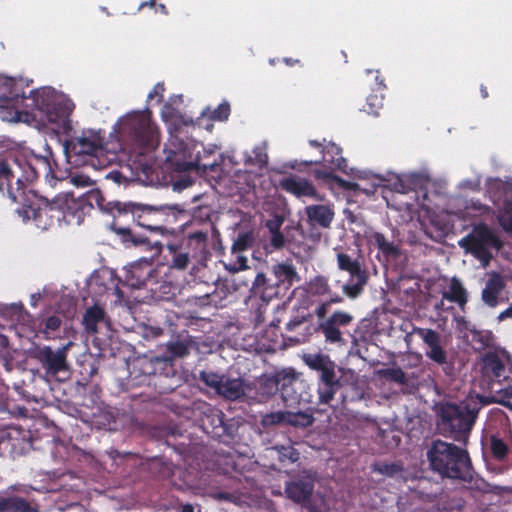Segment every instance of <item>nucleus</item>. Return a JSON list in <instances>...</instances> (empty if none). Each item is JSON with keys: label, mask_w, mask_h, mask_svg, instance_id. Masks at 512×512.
<instances>
[{"label": "nucleus", "mask_w": 512, "mask_h": 512, "mask_svg": "<svg viewBox=\"0 0 512 512\" xmlns=\"http://www.w3.org/2000/svg\"><path fill=\"white\" fill-rule=\"evenodd\" d=\"M52 153L48 155H32L21 162L18 159H0V191H7L9 186L16 187L17 178L21 177L20 186L26 190L25 183L32 182L44 174L47 178H57L51 161Z\"/></svg>", "instance_id": "6"}, {"label": "nucleus", "mask_w": 512, "mask_h": 512, "mask_svg": "<svg viewBox=\"0 0 512 512\" xmlns=\"http://www.w3.org/2000/svg\"><path fill=\"white\" fill-rule=\"evenodd\" d=\"M458 244L484 266L492 260V250L498 251L503 247L499 236L485 223L474 225L471 232L459 240Z\"/></svg>", "instance_id": "10"}, {"label": "nucleus", "mask_w": 512, "mask_h": 512, "mask_svg": "<svg viewBox=\"0 0 512 512\" xmlns=\"http://www.w3.org/2000/svg\"><path fill=\"white\" fill-rule=\"evenodd\" d=\"M249 381L243 378L225 377L218 395L229 401H245L248 403Z\"/></svg>", "instance_id": "26"}, {"label": "nucleus", "mask_w": 512, "mask_h": 512, "mask_svg": "<svg viewBox=\"0 0 512 512\" xmlns=\"http://www.w3.org/2000/svg\"><path fill=\"white\" fill-rule=\"evenodd\" d=\"M277 393L286 407L312 403L313 396L309 384L292 368H285L273 374H262L249 381L248 403L264 404Z\"/></svg>", "instance_id": "2"}, {"label": "nucleus", "mask_w": 512, "mask_h": 512, "mask_svg": "<svg viewBox=\"0 0 512 512\" xmlns=\"http://www.w3.org/2000/svg\"><path fill=\"white\" fill-rule=\"evenodd\" d=\"M282 223V219L276 218L274 220H268L266 222V227L269 229L270 233L280 232V227Z\"/></svg>", "instance_id": "63"}, {"label": "nucleus", "mask_w": 512, "mask_h": 512, "mask_svg": "<svg viewBox=\"0 0 512 512\" xmlns=\"http://www.w3.org/2000/svg\"><path fill=\"white\" fill-rule=\"evenodd\" d=\"M31 487L15 483L0 491V512H40L37 500L30 496Z\"/></svg>", "instance_id": "14"}, {"label": "nucleus", "mask_w": 512, "mask_h": 512, "mask_svg": "<svg viewBox=\"0 0 512 512\" xmlns=\"http://www.w3.org/2000/svg\"><path fill=\"white\" fill-rule=\"evenodd\" d=\"M263 427L287 425V410L266 413L261 418Z\"/></svg>", "instance_id": "46"}, {"label": "nucleus", "mask_w": 512, "mask_h": 512, "mask_svg": "<svg viewBox=\"0 0 512 512\" xmlns=\"http://www.w3.org/2000/svg\"><path fill=\"white\" fill-rule=\"evenodd\" d=\"M108 205L114 218L111 230L119 236L123 245L152 252L153 256L161 254L163 245L159 241H151L148 237L133 232L129 227L122 226L120 219L130 217L138 226L163 235L169 232L168 225L176 223L180 217L186 215V210L180 204L155 206L113 201Z\"/></svg>", "instance_id": "1"}, {"label": "nucleus", "mask_w": 512, "mask_h": 512, "mask_svg": "<svg viewBox=\"0 0 512 512\" xmlns=\"http://www.w3.org/2000/svg\"><path fill=\"white\" fill-rule=\"evenodd\" d=\"M20 183L21 177L17 178L16 187L9 186L8 197L21 205L17 211L23 220H32L37 228L47 230L73 214L75 201L71 194H59L49 201L33 190H24Z\"/></svg>", "instance_id": "3"}, {"label": "nucleus", "mask_w": 512, "mask_h": 512, "mask_svg": "<svg viewBox=\"0 0 512 512\" xmlns=\"http://www.w3.org/2000/svg\"><path fill=\"white\" fill-rule=\"evenodd\" d=\"M61 95L57 94L55 89L51 87H42L34 89L29 92L27 99L30 98L32 101V107L43 115L50 108L51 104H54Z\"/></svg>", "instance_id": "31"}, {"label": "nucleus", "mask_w": 512, "mask_h": 512, "mask_svg": "<svg viewBox=\"0 0 512 512\" xmlns=\"http://www.w3.org/2000/svg\"><path fill=\"white\" fill-rule=\"evenodd\" d=\"M74 109L73 101L61 95L44 116L48 122L61 125L67 133L72 129L70 116Z\"/></svg>", "instance_id": "22"}, {"label": "nucleus", "mask_w": 512, "mask_h": 512, "mask_svg": "<svg viewBox=\"0 0 512 512\" xmlns=\"http://www.w3.org/2000/svg\"><path fill=\"white\" fill-rule=\"evenodd\" d=\"M167 265L169 267L185 270L190 264V252L185 247V242L172 241L165 246Z\"/></svg>", "instance_id": "28"}, {"label": "nucleus", "mask_w": 512, "mask_h": 512, "mask_svg": "<svg viewBox=\"0 0 512 512\" xmlns=\"http://www.w3.org/2000/svg\"><path fill=\"white\" fill-rule=\"evenodd\" d=\"M255 237L252 231L239 233L232 244L233 253H241L253 247Z\"/></svg>", "instance_id": "43"}, {"label": "nucleus", "mask_w": 512, "mask_h": 512, "mask_svg": "<svg viewBox=\"0 0 512 512\" xmlns=\"http://www.w3.org/2000/svg\"><path fill=\"white\" fill-rule=\"evenodd\" d=\"M185 242V247L188 251L193 253L195 257L198 253L206 250L208 242V233L205 231L197 230L189 232L186 238L179 240Z\"/></svg>", "instance_id": "35"}, {"label": "nucleus", "mask_w": 512, "mask_h": 512, "mask_svg": "<svg viewBox=\"0 0 512 512\" xmlns=\"http://www.w3.org/2000/svg\"><path fill=\"white\" fill-rule=\"evenodd\" d=\"M490 448L492 456L496 460H503L507 457L509 449L502 439L492 436L490 440Z\"/></svg>", "instance_id": "49"}, {"label": "nucleus", "mask_w": 512, "mask_h": 512, "mask_svg": "<svg viewBox=\"0 0 512 512\" xmlns=\"http://www.w3.org/2000/svg\"><path fill=\"white\" fill-rule=\"evenodd\" d=\"M271 273L276 283H278V287L282 288V291H285L286 294L294 283L300 281L295 266L289 261L273 265Z\"/></svg>", "instance_id": "30"}, {"label": "nucleus", "mask_w": 512, "mask_h": 512, "mask_svg": "<svg viewBox=\"0 0 512 512\" xmlns=\"http://www.w3.org/2000/svg\"><path fill=\"white\" fill-rule=\"evenodd\" d=\"M315 418L312 413L298 411L292 412L287 410V426L294 428H308L313 425Z\"/></svg>", "instance_id": "40"}, {"label": "nucleus", "mask_w": 512, "mask_h": 512, "mask_svg": "<svg viewBox=\"0 0 512 512\" xmlns=\"http://www.w3.org/2000/svg\"><path fill=\"white\" fill-rule=\"evenodd\" d=\"M225 375H220L218 373H215V372H207V371H202L200 373V380L208 387L214 389L216 391V393L218 394L221 386H222V383L225 379Z\"/></svg>", "instance_id": "48"}, {"label": "nucleus", "mask_w": 512, "mask_h": 512, "mask_svg": "<svg viewBox=\"0 0 512 512\" xmlns=\"http://www.w3.org/2000/svg\"><path fill=\"white\" fill-rule=\"evenodd\" d=\"M309 290L314 296H324L331 292L328 280L324 276L314 277L309 283Z\"/></svg>", "instance_id": "45"}, {"label": "nucleus", "mask_w": 512, "mask_h": 512, "mask_svg": "<svg viewBox=\"0 0 512 512\" xmlns=\"http://www.w3.org/2000/svg\"><path fill=\"white\" fill-rule=\"evenodd\" d=\"M443 298L458 304L460 307L466 305L468 301L467 291L457 278H452L449 290L443 293Z\"/></svg>", "instance_id": "38"}, {"label": "nucleus", "mask_w": 512, "mask_h": 512, "mask_svg": "<svg viewBox=\"0 0 512 512\" xmlns=\"http://www.w3.org/2000/svg\"><path fill=\"white\" fill-rule=\"evenodd\" d=\"M426 456L430 470L442 479L472 481L474 471L466 449L436 439L429 445Z\"/></svg>", "instance_id": "4"}, {"label": "nucleus", "mask_w": 512, "mask_h": 512, "mask_svg": "<svg viewBox=\"0 0 512 512\" xmlns=\"http://www.w3.org/2000/svg\"><path fill=\"white\" fill-rule=\"evenodd\" d=\"M481 374L491 391L503 398H512V362L505 350L487 351L481 357Z\"/></svg>", "instance_id": "8"}, {"label": "nucleus", "mask_w": 512, "mask_h": 512, "mask_svg": "<svg viewBox=\"0 0 512 512\" xmlns=\"http://www.w3.org/2000/svg\"><path fill=\"white\" fill-rule=\"evenodd\" d=\"M151 116L149 109L132 111L117 122L122 141L139 154L156 149L160 142L159 129Z\"/></svg>", "instance_id": "5"}, {"label": "nucleus", "mask_w": 512, "mask_h": 512, "mask_svg": "<svg viewBox=\"0 0 512 512\" xmlns=\"http://www.w3.org/2000/svg\"><path fill=\"white\" fill-rule=\"evenodd\" d=\"M203 429L212 438H233L236 428L232 420L225 419V414L218 408L208 405L202 418Z\"/></svg>", "instance_id": "18"}, {"label": "nucleus", "mask_w": 512, "mask_h": 512, "mask_svg": "<svg viewBox=\"0 0 512 512\" xmlns=\"http://www.w3.org/2000/svg\"><path fill=\"white\" fill-rule=\"evenodd\" d=\"M307 221L311 226H317L323 229L330 228L335 212L333 207L324 204H314L305 207Z\"/></svg>", "instance_id": "29"}, {"label": "nucleus", "mask_w": 512, "mask_h": 512, "mask_svg": "<svg viewBox=\"0 0 512 512\" xmlns=\"http://www.w3.org/2000/svg\"><path fill=\"white\" fill-rule=\"evenodd\" d=\"M461 322L464 325V329L470 332L471 345L475 351H482L493 345L494 335L490 330H480L474 326L470 327L464 318L461 319Z\"/></svg>", "instance_id": "33"}, {"label": "nucleus", "mask_w": 512, "mask_h": 512, "mask_svg": "<svg viewBox=\"0 0 512 512\" xmlns=\"http://www.w3.org/2000/svg\"><path fill=\"white\" fill-rule=\"evenodd\" d=\"M510 188L511 187L508 184L504 183L501 180H497V181L493 182L489 187V193L491 194V198H492L494 204H498L500 202V200H501L500 193L506 192Z\"/></svg>", "instance_id": "50"}, {"label": "nucleus", "mask_w": 512, "mask_h": 512, "mask_svg": "<svg viewBox=\"0 0 512 512\" xmlns=\"http://www.w3.org/2000/svg\"><path fill=\"white\" fill-rule=\"evenodd\" d=\"M269 244L274 250H279L285 245V236L281 231L271 233Z\"/></svg>", "instance_id": "56"}, {"label": "nucleus", "mask_w": 512, "mask_h": 512, "mask_svg": "<svg viewBox=\"0 0 512 512\" xmlns=\"http://www.w3.org/2000/svg\"><path fill=\"white\" fill-rule=\"evenodd\" d=\"M383 100L382 94L372 93L367 97L363 110L370 115L378 116L383 107Z\"/></svg>", "instance_id": "47"}, {"label": "nucleus", "mask_w": 512, "mask_h": 512, "mask_svg": "<svg viewBox=\"0 0 512 512\" xmlns=\"http://www.w3.org/2000/svg\"><path fill=\"white\" fill-rule=\"evenodd\" d=\"M165 91V87L163 83H157L154 85L153 89L148 94V99L151 100L154 97H159V102L163 99V93Z\"/></svg>", "instance_id": "60"}, {"label": "nucleus", "mask_w": 512, "mask_h": 512, "mask_svg": "<svg viewBox=\"0 0 512 512\" xmlns=\"http://www.w3.org/2000/svg\"><path fill=\"white\" fill-rule=\"evenodd\" d=\"M61 326V319L58 316H50L45 320L43 333L46 335L50 331H56Z\"/></svg>", "instance_id": "55"}, {"label": "nucleus", "mask_w": 512, "mask_h": 512, "mask_svg": "<svg viewBox=\"0 0 512 512\" xmlns=\"http://www.w3.org/2000/svg\"><path fill=\"white\" fill-rule=\"evenodd\" d=\"M31 487L15 483L0 491V512H40L37 500L30 496Z\"/></svg>", "instance_id": "13"}, {"label": "nucleus", "mask_w": 512, "mask_h": 512, "mask_svg": "<svg viewBox=\"0 0 512 512\" xmlns=\"http://www.w3.org/2000/svg\"><path fill=\"white\" fill-rule=\"evenodd\" d=\"M279 452L281 459H288L291 462H296L299 460V452L292 446H282Z\"/></svg>", "instance_id": "54"}, {"label": "nucleus", "mask_w": 512, "mask_h": 512, "mask_svg": "<svg viewBox=\"0 0 512 512\" xmlns=\"http://www.w3.org/2000/svg\"><path fill=\"white\" fill-rule=\"evenodd\" d=\"M323 161L330 165L332 170H339L348 174L347 160L342 156V148L335 143L329 142L322 150Z\"/></svg>", "instance_id": "32"}, {"label": "nucleus", "mask_w": 512, "mask_h": 512, "mask_svg": "<svg viewBox=\"0 0 512 512\" xmlns=\"http://www.w3.org/2000/svg\"><path fill=\"white\" fill-rule=\"evenodd\" d=\"M497 220L506 232L512 234V215H498Z\"/></svg>", "instance_id": "59"}, {"label": "nucleus", "mask_w": 512, "mask_h": 512, "mask_svg": "<svg viewBox=\"0 0 512 512\" xmlns=\"http://www.w3.org/2000/svg\"><path fill=\"white\" fill-rule=\"evenodd\" d=\"M8 313L15 317V320L18 322L24 321L25 317L28 316L23 304H12L8 309Z\"/></svg>", "instance_id": "53"}, {"label": "nucleus", "mask_w": 512, "mask_h": 512, "mask_svg": "<svg viewBox=\"0 0 512 512\" xmlns=\"http://www.w3.org/2000/svg\"><path fill=\"white\" fill-rule=\"evenodd\" d=\"M161 117L164 122L171 123L177 127L179 125L188 126L193 123L191 118L183 116L171 103L166 102L161 109Z\"/></svg>", "instance_id": "39"}, {"label": "nucleus", "mask_w": 512, "mask_h": 512, "mask_svg": "<svg viewBox=\"0 0 512 512\" xmlns=\"http://www.w3.org/2000/svg\"><path fill=\"white\" fill-rule=\"evenodd\" d=\"M334 170H324V169H315L312 171L313 177L324 184H335L336 174L333 173Z\"/></svg>", "instance_id": "51"}, {"label": "nucleus", "mask_w": 512, "mask_h": 512, "mask_svg": "<svg viewBox=\"0 0 512 512\" xmlns=\"http://www.w3.org/2000/svg\"><path fill=\"white\" fill-rule=\"evenodd\" d=\"M367 281V273L356 275L354 277V280L351 281L352 283H346L343 285V291L348 297L357 298L363 292L364 286L366 285Z\"/></svg>", "instance_id": "41"}, {"label": "nucleus", "mask_w": 512, "mask_h": 512, "mask_svg": "<svg viewBox=\"0 0 512 512\" xmlns=\"http://www.w3.org/2000/svg\"><path fill=\"white\" fill-rule=\"evenodd\" d=\"M105 311L103 308L94 305L89 307L83 315V324L89 334L97 333V325L104 322Z\"/></svg>", "instance_id": "37"}, {"label": "nucleus", "mask_w": 512, "mask_h": 512, "mask_svg": "<svg viewBox=\"0 0 512 512\" xmlns=\"http://www.w3.org/2000/svg\"><path fill=\"white\" fill-rule=\"evenodd\" d=\"M478 411L479 408H471L468 404L444 403L438 411V427L444 436L463 441L468 438Z\"/></svg>", "instance_id": "7"}, {"label": "nucleus", "mask_w": 512, "mask_h": 512, "mask_svg": "<svg viewBox=\"0 0 512 512\" xmlns=\"http://www.w3.org/2000/svg\"><path fill=\"white\" fill-rule=\"evenodd\" d=\"M331 305L329 304L328 301H325V302H322L316 309H315V314L317 316V318L322 321L324 320L326 317V314L328 312V309Z\"/></svg>", "instance_id": "62"}, {"label": "nucleus", "mask_w": 512, "mask_h": 512, "mask_svg": "<svg viewBox=\"0 0 512 512\" xmlns=\"http://www.w3.org/2000/svg\"><path fill=\"white\" fill-rule=\"evenodd\" d=\"M252 291L266 303L274 298H282L286 295L285 291H282V288L278 287V283H276L272 275L271 277H267L262 272L257 273L253 281Z\"/></svg>", "instance_id": "24"}, {"label": "nucleus", "mask_w": 512, "mask_h": 512, "mask_svg": "<svg viewBox=\"0 0 512 512\" xmlns=\"http://www.w3.org/2000/svg\"><path fill=\"white\" fill-rule=\"evenodd\" d=\"M314 486L312 478L303 477L289 482L286 485L285 493L293 502L307 505L313 494Z\"/></svg>", "instance_id": "25"}, {"label": "nucleus", "mask_w": 512, "mask_h": 512, "mask_svg": "<svg viewBox=\"0 0 512 512\" xmlns=\"http://www.w3.org/2000/svg\"><path fill=\"white\" fill-rule=\"evenodd\" d=\"M32 80L14 78L0 74V101L3 103L18 102L27 99L25 88Z\"/></svg>", "instance_id": "20"}, {"label": "nucleus", "mask_w": 512, "mask_h": 512, "mask_svg": "<svg viewBox=\"0 0 512 512\" xmlns=\"http://www.w3.org/2000/svg\"><path fill=\"white\" fill-rule=\"evenodd\" d=\"M305 321H307V317L306 316H296L294 317L293 319H291L287 324H286V330L287 331H293L295 330L297 327H299L300 325H302Z\"/></svg>", "instance_id": "61"}, {"label": "nucleus", "mask_w": 512, "mask_h": 512, "mask_svg": "<svg viewBox=\"0 0 512 512\" xmlns=\"http://www.w3.org/2000/svg\"><path fill=\"white\" fill-rule=\"evenodd\" d=\"M512 215V199L505 198L503 200L502 209L499 211L498 215Z\"/></svg>", "instance_id": "64"}, {"label": "nucleus", "mask_w": 512, "mask_h": 512, "mask_svg": "<svg viewBox=\"0 0 512 512\" xmlns=\"http://www.w3.org/2000/svg\"><path fill=\"white\" fill-rule=\"evenodd\" d=\"M373 244L388 260H396L401 255V249L394 242L389 241L383 233L375 232L371 236Z\"/></svg>", "instance_id": "34"}, {"label": "nucleus", "mask_w": 512, "mask_h": 512, "mask_svg": "<svg viewBox=\"0 0 512 512\" xmlns=\"http://www.w3.org/2000/svg\"><path fill=\"white\" fill-rule=\"evenodd\" d=\"M191 351H199V343L197 338L191 335L177 337L175 340L166 344V354L160 357L165 361L164 367L169 365L172 368V361L176 358H184Z\"/></svg>", "instance_id": "21"}, {"label": "nucleus", "mask_w": 512, "mask_h": 512, "mask_svg": "<svg viewBox=\"0 0 512 512\" xmlns=\"http://www.w3.org/2000/svg\"><path fill=\"white\" fill-rule=\"evenodd\" d=\"M253 153L255 154V164L259 165L260 167L267 164L268 155L261 147H256L253 150Z\"/></svg>", "instance_id": "57"}, {"label": "nucleus", "mask_w": 512, "mask_h": 512, "mask_svg": "<svg viewBox=\"0 0 512 512\" xmlns=\"http://www.w3.org/2000/svg\"><path fill=\"white\" fill-rule=\"evenodd\" d=\"M303 361L311 370L318 373L317 392L319 403L329 404L341 387L340 379L336 375L335 362L328 355L322 353L305 354Z\"/></svg>", "instance_id": "9"}, {"label": "nucleus", "mask_w": 512, "mask_h": 512, "mask_svg": "<svg viewBox=\"0 0 512 512\" xmlns=\"http://www.w3.org/2000/svg\"><path fill=\"white\" fill-rule=\"evenodd\" d=\"M104 138L100 131L82 129L79 134L65 141L64 150L68 158L76 157L85 162L86 158L98 157L103 151Z\"/></svg>", "instance_id": "12"}, {"label": "nucleus", "mask_w": 512, "mask_h": 512, "mask_svg": "<svg viewBox=\"0 0 512 512\" xmlns=\"http://www.w3.org/2000/svg\"><path fill=\"white\" fill-rule=\"evenodd\" d=\"M378 374L387 381L400 385H405L408 382L406 373L399 367L381 369L378 371Z\"/></svg>", "instance_id": "44"}, {"label": "nucleus", "mask_w": 512, "mask_h": 512, "mask_svg": "<svg viewBox=\"0 0 512 512\" xmlns=\"http://www.w3.org/2000/svg\"><path fill=\"white\" fill-rule=\"evenodd\" d=\"M411 334L419 336L428 346L426 356L434 363L443 367L446 374L453 369L452 362L448 360L447 352L441 346V337L438 332L429 328L413 327Z\"/></svg>", "instance_id": "17"}, {"label": "nucleus", "mask_w": 512, "mask_h": 512, "mask_svg": "<svg viewBox=\"0 0 512 512\" xmlns=\"http://www.w3.org/2000/svg\"><path fill=\"white\" fill-rule=\"evenodd\" d=\"M279 188L283 191L292 194L298 198L300 197H311L317 200H321L314 185L306 178H300L297 176L284 177L279 181Z\"/></svg>", "instance_id": "23"}, {"label": "nucleus", "mask_w": 512, "mask_h": 512, "mask_svg": "<svg viewBox=\"0 0 512 512\" xmlns=\"http://www.w3.org/2000/svg\"><path fill=\"white\" fill-rule=\"evenodd\" d=\"M165 361L160 357L149 358L146 356L137 357L127 363L128 376L126 378L127 389L154 386L160 388L167 374L160 370L164 369Z\"/></svg>", "instance_id": "11"}, {"label": "nucleus", "mask_w": 512, "mask_h": 512, "mask_svg": "<svg viewBox=\"0 0 512 512\" xmlns=\"http://www.w3.org/2000/svg\"><path fill=\"white\" fill-rule=\"evenodd\" d=\"M335 184L338 187H340L342 189H345V190H349V191H356L359 188V185L357 183L351 182V181H348V180H344V179H342L339 176H337L335 178Z\"/></svg>", "instance_id": "58"}, {"label": "nucleus", "mask_w": 512, "mask_h": 512, "mask_svg": "<svg viewBox=\"0 0 512 512\" xmlns=\"http://www.w3.org/2000/svg\"><path fill=\"white\" fill-rule=\"evenodd\" d=\"M70 346L71 342L57 350H53L50 346L38 347L34 352V358L38 360L47 375L56 376L68 370L67 352Z\"/></svg>", "instance_id": "16"}, {"label": "nucleus", "mask_w": 512, "mask_h": 512, "mask_svg": "<svg viewBox=\"0 0 512 512\" xmlns=\"http://www.w3.org/2000/svg\"><path fill=\"white\" fill-rule=\"evenodd\" d=\"M230 115V105L226 102L221 103L213 111L211 118L217 121L227 120Z\"/></svg>", "instance_id": "52"}, {"label": "nucleus", "mask_w": 512, "mask_h": 512, "mask_svg": "<svg viewBox=\"0 0 512 512\" xmlns=\"http://www.w3.org/2000/svg\"><path fill=\"white\" fill-rule=\"evenodd\" d=\"M373 471L387 477H396L404 471V467L400 462H378L373 465Z\"/></svg>", "instance_id": "42"}, {"label": "nucleus", "mask_w": 512, "mask_h": 512, "mask_svg": "<svg viewBox=\"0 0 512 512\" xmlns=\"http://www.w3.org/2000/svg\"><path fill=\"white\" fill-rule=\"evenodd\" d=\"M337 265L341 271L349 273L350 281H353L356 275L367 273V271L362 267L359 259H353L350 255L344 252L337 253Z\"/></svg>", "instance_id": "36"}, {"label": "nucleus", "mask_w": 512, "mask_h": 512, "mask_svg": "<svg viewBox=\"0 0 512 512\" xmlns=\"http://www.w3.org/2000/svg\"><path fill=\"white\" fill-rule=\"evenodd\" d=\"M156 256L151 254L150 258L143 257L124 269V277L122 284L132 289H141L146 282L154 276L155 269L153 267V259Z\"/></svg>", "instance_id": "19"}, {"label": "nucleus", "mask_w": 512, "mask_h": 512, "mask_svg": "<svg viewBox=\"0 0 512 512\" xmlns=\"http://www.w3.org/2000/svg\"><path fill=\"white\" fill-rule=\"evenodd\" d=\"M505 287L506 281L500 273H490L482 290V301L491 308L496 307L499 304V297L504 291Z\"/></svg>", "instance_id": "27"}, {"label": "nucleus", "mask_w": 512, "mask_h": 512, "mask_svg": "<svg viewBox=\"0 0 512 512\" xmlns=\"http://www.w3.org/2000/svg\"><path fill=\"white\" fill-rule=\"evenodd\" d=\"M353 320L354 318L350 313L337 310L328 318L320 321L316 331L323 335L326 343L342 346L346 343L343 329L348 327Z\"/></svg>", "instance_id": "15"}]
</instances>
